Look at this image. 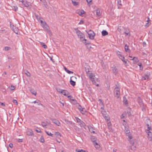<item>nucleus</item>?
Here are the masks:
<instances>
[{"instance_id":"obj_42","label":"nucleus","mask_w":152,"mask_h":152,"mask_svg":"<svg viewBox=\"0 0 152 152\" xmlns=\"http://www.w3.org/2000/svg\"><path fill=\"white\" fill-rule=\"evenodd\" d=\"M10 49H11V48L10 47H7V46L5 47L4 48V50L5 51H8Z\"/></svg>"},{"instance_id":"obj_7","label":"nucleus","mask_w":152,"mask_h":152,"mask_svg":"<svg viewBox=\"0 0 152 152\" xmlns=\"http://www.w3.org/2000/svg\"><path fill=\"white\" fill-rule=\"evenodd\" d=\"M137 100L138 103L140 106V107H141L142 110L144 111L145 110V108L144 107L143 103L142 102V101L141 99L139 97L138 98Z\"/></svg>"},{"instance_id":"obj_1","label":"nucleus","mask_w":152,"mask_h":152,"mask_svg":"<svg viewBox=\"0 0 152 152\" xmlns=\"http://www.w3.org/2000/svg\"><path fill=\"white\" fill-rule=\"evenodd\" d=\"M147 126L148 127V129H146L145 131L148 134V140H149V141H151L152 140V133L150 131V130H151V127L148 124H147Z\"/></svg>"},{"instance_id":"obj_62","label":"nucleus","mask_w":152,"mask_h":152,"mask_svg":"<svg viewBox=\"0 0 152 152\" xmlns=\"http://www.w3.org/2000/svg\"><path fill=\"white\" fill-rule=\"evenodd\" d=\"M36 131L38 133H40L41 132L40 130H36Z\"/></svg>"},{"instance_id":"obj_51","label":"nucleus","mask_w":152,"mask_h":152,"mask_svg":"<svg viewBox=\"0 0 152 152\" xmlns=\"http://www.w3.org/2000/svg\"><path fill=\"white\" fill-rule=\"evenodd\" d=\"M66 72L68 73L69 74H73V72H72L71 71L68 69V70H67Z\"/></svg>"},{"instance_id":"obj_41","label":"nucleus","mask_w":152,"mask_h":152,"mask_svg":"<svg viewBox=\"0 0 152 152\" xmlns=\"http://www.w3.org/2000/svg\"><path fill=\"white\" fill-rule=\"evenodd\" d=\"M131 60H134L136 62H137L138 61V59L137 58L135 57H134Z\"/></svg>"},{"instance_id":"obj_47","label":"nucleus","mask_w":152,"mask_h":152,"mask_svg":"<svg viewBox=\"0 0 152 152\" xmlns=\"http://www.w3.org/2000/svg\"><path fill=\"white\" fill-rule=\"evenodd\" d=\"M15 88V87L12 85H11V86H10V89L11 90H14Z\"/></svg>"},{"instance_id":"obj_13","label":"nucleus","mask_w":152,"mask_h":152,"mask_svg":"<svg viewBox=\"0 0 152 152\" xmlns=\"http://www.w3.org/2000/svg\"><path fill=\"white\" fill-rule=\"evenodd\" d=\"M42 27L46 31L49 32H50V31L49 30V27L46 23H45V25L43 26Z\"/></svg>"},{"instance_id":"obj_9","label":"nucleus","mask_w":152,"mask_h":152,"mask_svg":"<svg viewBox=\"0 0 152 152\" xmlns=\"http://www.w3.org/2000/svg\"><path fill=\"white\" fill-rule=\"evenodd\" d=\"M124 33L126 34V35H130V30L129 29L127 28L124 27Z\"/></svg>"},{"instance_id":"obj_23","label":"nucleus","mask_w":152,"mask_h":152,"mask_svg":"<svg viewBox=\"0 0 152 152\" xmlns=\"http://www.w3.org/2000/svg\"><path fill=\"white\" fill-rule=\"evenodd\" d=\"M117 4L118 5V8H120L122 6V5L121 4V0H118L117 1Z\"/></svg>"},{"instance_id":"obj_27","label":"nucleus","mask_w":152,"mask_h":152,"mask_svg":"<svg viewBox=\"0 0 152 152\" xmlns=\"http://www.w3.org/2000/svg\"><path fill=\"white\" fill-rule=\"evenodd\" d=\"M41 45L42 46V47L45 49L47 48V46L45 44V43L43 42H39Z\"/></svg>"},{"instance_id":"obj_26","label":"nucleus","mask_w":152,"mask_h":152,"mask_svg":"<svg viewBox=\"0 0 152 152\" xmlns=\"http://www.w3.org/2000/svg\"><path fill=\"white\" fill-rule=\"evenodd\" d=\"M93 144L94 145L96 148L98 149L100 148V145H98V143L97 142H94L93 143Z\"/></svg>"},{"instance_id":"obj_64","label":"nucleus","mask_w":152,"mask_h":152,"mask_svg":"<svg viewBox=\"0 0 152 152\" xmlns=\"http://www.w3.org/2000/svg\"><path fill=\"white\" fill-rule=\"evenodd\" d=\"M107 125H108V126H111V123L110 122V123H108L107 124Z\"/></svg>"},{"instance_id":"obj_6","label":"nucleus","mask_w":152,"mask_h":152,"mask_svg":"<svg viewBox=\"0 0 152 152\" xmlns=\"http://www.w3.org/2000/svg\"><path fill=\"white\" fill-rule=\"evenodd\" d=\"M101 112L103 116L106 120L108 121L109 119V117L108 116V115L107 114L106 111L104 110L103 107H101Z\"/></svg>"},{"instance_id":"obj_34","label":"nucleus","mask_w":152,"mask_h":152,"mask_svg":"<svg viewBox=\"0 0 152 152\" xmlns=\"http://www.w3.org/2000/svg\"><path fill=\"white\" fill-rule=\"evenodd\" d=\"M46 133L49 136H50L52 137H53V134L49 132L48 131H45Z\"/></svg>"},{"instance_id":"obj_35","label":"nucleus","mask_w":152,"mask_h":152,"mask_svg":"<svg viewBox=\"0 0 152 152\" xmlns=\"http://www.w3.org/2000/svg\"><path fill=\"white\" fill-rule=\"evenodd\" d=\"M116 54L118 57H120L122 55L121 52L119 51H117L116 52Z\"/></svg>"},{"instance_id":"obj_16","label":"nucleus","mask_w":152,"mask_h":152,"mask_svg":"<svg viewBox=\"0 0 152 152\" xmlns=\"http://www.w3.org/2000/svg\"><path fill=\"white\" fill-rule=\"evenodd\" d=\"M12 30L17 34H18V29L17 28L13 26V27L12 28Z\"/></svg>"},{"instance_id":"obj_15","label":"nucleus","mask_w":152,"mask_h":152,"mask_svg":"<svg viewBox=\"0 0 152 152\" xmlns=\"http://www.w3.org/2000/svg\"><path fill=\"white\" fill-rule=\"evenodd\" d=\"M83 39H82L81 40L82 42L85 44V45H89L90 44V42L88 41H87L86 39L84 38Z\"/></svg>"},{"instance_id":"obj_33","label":"nucleus","mask_w":152,"mask_h":152,"mask_svg":"<svg viewBox=\"0 0 152 152\" xmlns=\"http://www.w3.org/2000/svg\"><path fill=\"white\" fill-rule=\"evenodd\" d=\"M123 62V63L124 64H127V59H125V57H124V58H123V59H122V60H121Z\"/></svg>"},{"instance_id":"obj_58","label":"nucleus","mask_w":152,"mask_h":152,"mask_svg":"<svg viewBox=\"0 0 152 152\" xmlns=\"http://www.w3.org/2000/svg\"><path fill=\"white\" fill-rule=\"evenodd\" d=\"M0 104L1 105L3 106H5V104L4 103L0 102Z\"/></svg>"},{"instance_id":"obj_57","label":"nucleus","mask_w":152,"mask_h":152,"mask_svg":"<svg viewBox=\"0 0 152 152\" xmlns=\"http://www.w3.org/2000/svg\"><path fill=\"white\" fill-rule=\"evenodd\" d=\"M83 22V20H81L79 23V24H82Z\"/></svg>"},{"instance_id":"obj_5","label":"nucleus","mask_w":152,"mask_h":152,"mask_svg":"<svg viewBox=\"0 0 152 152\" xmlns=\"http://www.w3.org/2000/svg\"><path fill=\"white\" fill-rule=\"evenodd\" d=\"M86 31L88 35L89 38L91 39H93L94 38L95 34L92 30H90L87 31L86 30Z\"/></svg>"},{"instance_id":"obj_12","label":"nucleus","mask_w":152,"mask_h":152,"mask_svg":"<svg viewBox=\"0 0 152 152\" xmlns=\"http://www.w3.org/2000/svg\"><path fill=\"white\" fill-rule=\"evenodd\" d=\"M26 133V135L28 136H33L34 135L33 132L31 129H28Z\"/></svg>"},{"instance_id":"obj_21","label":"nucleus","mask_w":152,"mask_h":152,"mask_svg":"<svg viewBox=\"0 0 152 152\" xmlns=\"http://www.w3.org/2000/svg\"><path fill=\"white\" fill-rule=\"evenodd\" d=\"M96 15L98 16H99L101 15V13L100 12V10L98 9L95 10Z\"/></svg>"},{"instance_id":"obj_45","label":"nucleus","mask_w":152,"mask_h":152,"mask_svg":"<svg viewBox=\"0 0 152 152\" xmlns=\"http://www.w3.org/2000/svg\"><path fill=\"white\" fill-rule=\"evenodd\" d=\"M41 125L43 127H44L47 126V124L45 123L44 122H42L41 123Z\"/></svg>"},{"instance_id":"obj_39","label":"nucleus","mask_w":152,"mask_h":152,"mask_svg":"<svg viewBox=\"0 0 152 152\" xmlns=\"http://www.w3.org/2000/svg\"><path fill=\"white\" fill-rule=\"evenodd\" d=\"M31 92L35 96L36 95V92L34 90H31Z\"/></svg>"},{"instance_id":"obj_48","label":"nucleus","mask_w":152,"mask_h":152,"mask_svg":"<svg viewBox=\"0 0 152 152\" xmlns=\"http://www.w3.org/2000/svg\"><path fill=\"white\" fill-rule=\"evenodd\" d=\"M13 102L16 105H17L18 104V102L15 99H13Z\"/></svg>"},{"instance_id":"obj_8","label":"nucleus","mask_w":152,"mask_h":152,"mask_svg":"<svg viewBox=\"0 0 152 152\" xmlns=\"http://www.w3.org/2000/svg\"><path fill=\"white\" fill-rule=\"evenodd\" d=\"M75 118L77 122L79 123V124L81 127H84L86 126L84 123L78 117H76Z\"/></svg>"},{"instance_id":"obj_50","label":"nucleus","mask_w":152,"mask_h":152,"mask_svg":"<svg viewBox=\"0 0 152 152\" xmlns=\"http://www.w3.org/2000/svg\"><path fill=\"white\" fill-rule=\"evenodd\" d=\"M40 141L42 142H44V138L41 137L40 139Z\"/></svg>"},{"instance_id":"obj_4","label":"nucleus","mask_w":152,"mask_h":152,"mask_svg":"<svg viewBox=\"0 0 152 152\" xmlns=\"http://www.w3.org/2000/svg\"><path fill=\"white\" fill-rule=\"evenodd\" d=\"M89 77L92 81V83L96 85V86H98L99 85L98 84H96V83L95 80V76L92 73H89Z\"/></svg>"},{"instance_id":"obj_36","label":"nucleus","mask_w":152,"mask_h":152,"mask_svg":"<svg viewBox=\"0 0 152 152\" xmlns=\"http://www.w3.org/2000/svg\"><path fill=\"white\" fill-rule=\"evenodd\" d=\"M99 100L100 102V105H101V106H102V107L103 108V107H104V104L103 102H102V100L101 99H99Z\"/></svg>"},{"instance_id":"obj_19","label":"nucleus","mask_w":152,"mask_h":152,"mask_svg":"<svg viewBox=\"0 0 152 152\" xmlns=\"http://www.w3.org/2000/svg\"><path fill=\"white\" fill-rule=\"evenodd\" d=\"M80 113L83 114H85L87 112L86 111L84 108H82V109H80Z\"/></svg>"},{"instance_id":"obj_29","label":"nucleus","mask_w":152,"mask_h":152,"mask_svg":"<svg viewBox=\"0 0 152 152\" xmlns=\"http://www.w3.org/2000/svg\"><path fill=\"white\" fill-rule=\"evenodd\" d=\"M123 102L125 104H128L127 100L125 97H123Z\"/></svg>"},{"instance_id":"obj_54","label":"nucleus","mask_w":152,"mask_h":152,"mask_svg":"<svg viewBox=\"0 0 152 152\" xmlns=\"http://www.w3.org/2000/svg\"><path fill=\"white\" fill-rule=\"evenodd\" d=\"M108 128L110 130V131H112V127L111 126H108Z\"/></svg>"},{"instance_id":"obj_24","label":"nucleus","mask_w":152,"mask_h":152,"mask_svg":"<svg viewBox=\"0 0 152 152\" xmlns=\"http://www.w3.org/2000/svg\"><path fill=\"white\" fill-rule=\"evenodd\" d=\"M124 131L126 134L130 132L129 127L128 126H125Z\"/></svg>"},{"instance_id":"obj_3","label":"nucleus","mask_w":152,"mask_h":152,"mask_svg":"<svg viewBox=\"0 0 152 152\" xmlns=\"http://www.w3.org/2000/svg\"><path fill=\"white\" fill-rule=\"evenodd\" d=\"M75 29L78 36L80 38L81 40H82V39L85 38L84 35L78 29V28H75Z\"/></svg>"},{"instance_id":"obj_28","label":"nucleus","mask_w":152,"mask_h":152,"mask_svg":"<svg viewBox=\"0 0 152 152\" xmlns=\"http://www.w3.org/2000/svg\"><path fill=\"white\" fill-rule=\"evenodd\" d=\"M70 84L73 86H75L76 84L75 82L72 80L71 79L70 81Z\"/></svg>"},{"instance_id":"obj_10","label":"nucleus","mask_w":152,"mask_h":152,"mask_svg":"<svg viewBox=\"0 0 152 152\" xmlns=\"http://www.w3.org/2000/svg\"><path fill=\"white\" fill-rule=\"evenodd\" d=\"M150 75V74L149 73L145 74L142 77V80H148L149 78Z\"/></svg>"},{"instance_id":"obj_46","label":"nucleus","mask_w":152,"mask_h":152,"mask_svg":"<svg viewBox=\"0 0 152 152\" xmlns=\"http://www.w3.org/2000/svg\"><path fill=\"white\" fill-rule=\"evenodd\" d=\"M56 90L58 92L61 93L62 91L63 90L61 89L60 88H57L56 89Z\"/></svg>"},{"instance_id":"obj_59","label":"nucleus","mask_w":152,"mask_h":152,"mask_svg":"<svg viewBox=\"0 0 152 152\" xmlns=\"http://www.w3.org/2000/svg\"><path fill=\"white\" fill-rule=\"evenodd\" d=\"M121 118H123L124 117V114H122L121 116Z\"/></svg>"},{"instance_id":"obj_31","label":"nucleus","mask_w":152,"mask_h":152,"mask_svg":"<svg viewBox=\"0 0 152 152\" xmlns=\"http://www.w3.org/2000/svg\"><path fill=\"white\" fill-rule=\"evenodd\" d=\"M126 134V136H127L130 139H132V136L130 132H129V133H127Z\"/></svg>"},{"instance_id":"obj_63","label":"nucleus","mask_w":152,"mask_h":152,"mask_svg":"<svg viewBox=\"0 0 152 152\" xmlns=\"http://www.w3.org/2000/svg\"><path fill=\"white\" fill-rule=\"evenodd\" d=\"M117 151V149L114 148L113 150V152H116Z\"/></svg>"},{"instance_id":"obj_49","label":"nucleus","mask_w":152,"mask_h":152,"mask_svg":"<svg viewBox=\"0 0 152 152\" xmlns=\"http://www.w3.org/2000/svg\"><path fill=\"white\" fill-rule=\"evenodd\" d=\"M138 65L140 66V69H143L142 67V63H139L138 64Z\"/></svg>"},{"instance_id":"obj_61","label":"nucleus","mask_w":152,"mask_h":152,"mask_svg":"<svg viewBox=\"0 0 152 152\" xmlns=\"http://www.w3.org/2000/svg\"><path fill=\"white\" fill-rule=\"evenodd\" d=\"M149 26V24L148 23H147L145 25V26L146 27H148Z\"/></svg>"},{"instance_id":"obj_53","label":"nucleus","mask_w":152,"mask_h":152,"mask_svg":"<svg viewBox=\"0 0 152 152\" xmlns=\"http://www.w3.org/2000/svg\"><path fill=\"white\" fill-rule=\"evenodd\" d=\"M86 1L88 4L92 2V0H86Z\"/></svg>"},{"instance_id":"obj_2","label":"nucleus","mask_w":152,"mask_h":152,"mask_svg":"<svg viewBox=\"0 0 152 152\" xmlns=\"http://www.w3.org/2000/svg\"><path fill=\"white\" fill-rule=\"evenodd\" d=\"M115 86L116 87L115 88L114 91V94L115 96L118 98L120 94L119 86L118 84L115 85Z\"/></svg>"},{"instance_id":"obj_30","label":"nucleus","mask_w":152,"mask_h":152,"mask_svg":"<svg viewBox=\"0 0 152 152\" xmlns=\"http://www.w3.org/2000/svg\"><path fill=\"white\" fill-rule=\"evenodd\" d=\"M91 141L93 142V143L96 142V139L94 136L92 137L91 138Z\"/></svg>"},{"instance_id":"obj_38","label":"nucleus","mask_w":152,"mask_h":152,"mask_svg":"<svg viewBox=\"0 0 152 152\" xmlns=\"http://www.w3.org/2000/svg\"><path fill=\"white\" fill-rule=\"evenodd\" d=\"M131 149L133 151H134L136 149V147L134 145V144L132 145V146L131 147Z\"/></svg>"},{"instance_id":"obj_52","label":"nucleus","mask_w":152,"mask_h":152,"mask_svg":"<svg viewBox=\"0 0 152 152\" xmlns=\"http://www.w3.org/2000/svg\"><path fill=\"white\" fill-rule=\"evenodd\" d=\"M22 140V139H17V140L18 142H23Z\"/></svg>"},{"instance_id":"obj_56","label":"nucleus","mask_w":152,"mask_h":152,"mask_svg":"<svg viewBox=\"0 0 152 152\" xmlns=\"http://www.w3.org/2000/svg\"><path fill=\"white\" fill-rule=\"evenodd\" d=\"M9 146L11 148H12L13 147V144L12 143H10L9 144Z\"/></svg>"},{"instance_id":"obj_55","label":"nucleus","mask_w":152,"mask_h":152,"mask_svg":"<svg viewBox=\"0 0 152 152\" xmlns=\"http://www.w3.org/2000/svg\"><path fill=\"white\" fill-rule=\"evenodd\" d=\"M129 142H130V143L132 144V145H133L134 144V142L131 140L129 141Z\"/></svg>"},{"instance_id":"obj_32","label":"nucleus","mask_w":152,"mask_h":152,"mask_svg":"<svg viewBox=\"0 0 152 152\" xmlns=\"http://www.w3.org/2000/svg\"><path fill=\"white\" fill-rule=\"evenodd\" d=\"M55 134L56 137H61V136L60 133L58 132H55Z\"/></svg>"},{"instance_id":"obj_44","label":"nucleus","mask_w":152,"mask_h":152,"mask_svg":"<svg viewBox=\"0 0 152 152\" xmlns=\"http://www.w3.org/2000/svg\"><path fill=\"white\" fill-rule=\"evenodd\" d=\"M25 74L28 76L30 77L31 76L30 73L28 71H26V72H25Z\"/></svg>"},{"instance_id":"obj_40","label":"nucleus","mask_w":152,"mask_h":152,"mask_svg":"<svg viewBox=\"0 0 152 152\" xmlns=\"http://www.w3.org/2000/svg\"><path fill=\"white\" fill-rule=\"evenodd\" d=\"M35 17L36 18L38 19V20H40L41 19V18L37 14H35Z\"/></svg>"},{"instance_id":"obj_37","label":"nucleus","mask_w":152,"mask_h":152,"mask_svg":"<svg viewBox=\"0 0 152 152\" xmlns=\"http://www.w3.org/2000/svg\"><path fill=\"white\" fill-rule=\"evenodd\" d=\"M113 72L115 74H116L118 72V70L116 68H114L113 69Z\"/></svg>"},{"instance_id":"obj_22","label":"nucleus","mask_w":152,"mask_h":152,"mask_svg":"<svg viewBox=\"0 0 152 152\" xmlns=\"http://www.w3.org/2000/svg\"><path fill=\"white\" fill-rule=\"evenodd\" d=\"M125 49L126 51V52L130 53V50L129 49V46L127 45L126 44L125 45Z\"/></svg>"},{"instance_id":"obj_20","label":"nucleus","mask_w":152,"mask_h":152,"mask_svg":"<svg viewBox=\"0 0 152 152\" xmlns=\"http://www.w3.org/2000/svg\"><path fill=\"white\" fill-rule=\"evenodd\" d=\"M61 93L64 96H66L68 94V92L66 90H63Z\"/></svg>"},{"instance_id":"obj_14","label":"nucleus","mask_w":152,"mask_h":152,"mask_svg":"<svg viewBox=\"0 0 152 152\" xmlns=\"http://www.w3.org/2000/svg\"><path fill=\"white\" fill-rule=\"evenodd\" d=\"M23 6L25 7H29L30 5V2L27 1H23V3H22Z\"/></svg>"},{"instance_id":"obj_11","label":"nucleus","mask_w":152,"mask_h":152,"mask_svg":"<svg viewBox=\"0 0 152 152\" xmlns=\"http://www.w3.org/2000/svg\"><path fill=\"white\" fill-rule=\"evenodd\" d=\"M50 119L56 125L58 126H59L60 125V123L59 121L57 120L55 118H50Z\"/></svg>"},{"instance_id":"obj_60","label":"nucleus","mask_w":152,"mask_h":152,"mask_svg":"<svg viewBox=\"0 0 152 152\" xmlns=\"http://www.w3.org/2000/svg\"><path fill=\"white\" fill-rule=\"evenodd\" d=\"M124 56L122 55L120 57H119V58L121 59L122 60V59H123V58H124Z\"/></svg>"},{"instance_id":"obj_25","label":"nucleus","mask_w":152,"mask_h":152,"mask_svg":"<svg viewBox=\"0 0 152 152\" xmlns=\"http://www.w3.org/2000/svg\"><path fill=\"white\" fill-rule=\"evenodd\" d=\"M102 35L103 36H106L108 34V32L105 30H103L102 32Z\"/></svg>"},{"instance_id":"obj_17","label":"nucleus","mask_w":152,"mask_h":152,"mask_svg":"<svg viewBox=\"0 0 152 152\" xmlns=\"http://www.w3.org/2000/svg\"><path fill=\"white\" fill-rule=\"evenodd\" d=\"M76 12L80 15H82L83 14L85 13V11L83 10H77Z\"/></svg>"},{"instance_id":"obj_43","label":"nucleus","mask_w":152,"mask_h":152,"mask_svg":"<svg viewBox=\"0 0 152 152\" xmlns=\"http://www.w3.org/2000/svg\"><path fill=\"white\" fill-rule=\"evenodd\" d=\"M65 122L66 124H72V122L71 121L67 120H65Z\"/></svg>"},{"instance_id":"obj_18","label":"nucleus","mask_w":152,"mask_h":152,"mask_svg":"<svg viewBox=\"0 0 152 152\" xmlns=\"http://www.w3.org/2000/svg\"><path fill=\"white\" fill-rule=\"evenodd\" d=\"M32 103H37L38 105H42V104L41 103V102L39 100H37L34 102H31Z\"/></svg>"}]
</instances>
